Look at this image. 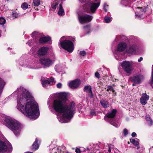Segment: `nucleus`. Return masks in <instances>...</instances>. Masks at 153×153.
<instances>
[{"instance_id": "37998d69", "label": "nucleus", "mask_w": 153, "mask_h": 153, "mask_svg": "<svg viewBox=\"0 0 153 153\" xmlns=\"http://www.w3.org/2000/svg\"><path fill=\"white\" fill-rule=\"evenodd\" d=\"M136 134L135 132H133L131 134V136L132 137H135Z\"/></svg>"}, {"instance_id": "f03ea898", "label": "nucleus", "mask_w": 153, "mask_h": 153, "mask_svg": "<svg viewBox=\"0 0 153 153\" xmlns=\"http://www.w3.org/2000/svg\"><path fill=\"white\" fill-rule=\"evenodd\" d=\"M67 94L64 93H61L59 94L58 98L54 100L53 107L56 112L62 113L64 118L70 120L75 113V105L72 102L69 105H67Z\"/></svg>"}, {"instance_id": "b1692460", "label": "nucleus", "mask_w": 153, "mask_h": 153, "mask_svg": "<svg viewBox=\"0 0 153 153\" xmlns=\"http://www.w3.org/2000/svg\"><path fill=\"white\" fill-rule=\"evenodd\" d=\"M129 1V0H122L121 3L123 5L126 6L128 5Z\"/></svg>"}, {"instance_id": "c9c22d12", "label": "nucleus", "mask_w": 153, "mask_h": 153, "mask_svg": "<svg viewBox=\"0 0 153 153\" xmlns=\"http://www.w3.org/2000/svg\"><path fill=\"white\" fill-rule=\"evenodd\" d=\"M108 88V89L109 90V91H112L113 92H114V90L113 88L111 86H108L107 87Z\"/></svg>"}, {"instance_id": "9d476101", "label": "nucleus", "mask_w": 153, "mask_h": 153, "mask_svg": "<svg viewBox=\"0 0 153 153\" xmlns=\"http://www.w3.org/2000/svg\"><path fill=\"white\" fill-rule=\"evenodd\" d=\"M81 83L80 81L78 79H76L71 81L69 83V86L72 89L77 88Z\"/></svg>"}, {"instance_id": "ddd939ff", "label": "nucleus", "mask_w": 153, "mask_h": 153, "mask_svg": "<svg viewBox=\"0 0 153 153\" xmlns=\"http://www.w3.org/2000/svg\"><path fill=\"white\" fill-rule=\"evenodd\" d=\"M149 99V96L146 94H143L140 99V101L142 104L145 105L147 103V101Z\"/></svg>"}, {"instance_id": "a211bd4d", "label": "nucleus", "mask_w": 153, "mask_h": 153, "mask_svg": "<svg viewBox=\"0 0 153 153\" xmlns=\"http://www.w3.org/2000/svg\"><path fill=\"white\" fill-rule=\"evenodd\" d=\"M51 40V38L49 37H45L41 38L39 40L40 43H45Z\"/></svg>"}, {"instance_id": "412c9836", "label": "nucleus", "mask_w": 153, "mask_h": 153, "mask_svg": "<svg viewBox=\"0 0 153 153\" xmlns=\"http://www.w3.org/2000/svg\"><path fill=\"white\" fill-rule=\"evenodd\" d=\"M59 9L58 12V14L59 16H63L64 14V10L62 7V4H60L59 5Z\"/></svg>"}, {"instance_id": "a18cd8bd", "label": "nucleus", "mask_w": 153, "mask_h": 153, "mask_svg": "<svg viewBox=\"0 0 153 153\" xmlns=\"http://www.w3.org/2000/svg\"><path fill=\"white\" fill-rule=\"evenodd\" d=\"M143 58L142 57H140L139 59L138 60V61L139 62H140L142 60Z\"/></svg>"}, {"instance_id": "4c0bfd02", "label": "nucleus", "mask_w": 153, "mask_h": 153, "mask_svg": "<svg viewBox=\"0 0 153 153\" xmlns=\"http://www.w3.org/2000/svg\"><path fill=\"white\" fill-rule=\"evenodd\" d=\"M108 6V5L106 4H105L104 6V9L105 12H106L107 11V10L106 7Z\"/></svg>"}, {"instance_id": "8fccbe9b", "label": "nucleus", "mask_w": 153, "mask_h": 153, "mask_svg": "<svg viewBox=\"0 0 153 153\" xmlns=\"http://www.w3.org/2000/svg\"><path fill=\"white\" fill-rule=\"evenodd\" d=\"M87 27V26H84V28H86V27Z\"/></svg>"}, {"instance_id": "9b49d317", "label": "nucleus", "mask_w": 153, "mask_h": 153, "mask_svg": "<svg viewBox=\"0 0 153 153\" xmlns=\"http://www.w3.org/2000/svg\"><path fill=\"white\" fill-rule=\"evenodd\" d=\"M7 149H10L11 150V146L9 145V146H7L4 142L0 140V152H5Z\"/></svg>"}, {"instance_id": "f8f14e48", "label": "nucleus", "mask_w": 153, "mask_h": 153, "mask_svg": "<svg viewBox=\"0 0 153 153\" xmlns=\"http://www.w3.org/2000/svg\"><path fill=\"white\" fill-rule=\"evenodd\" d=\"M48 48L46 47H43L39 49L37 54L39 56H42L46 55L48 51Z\"/></svg>"}, {"instance_id": "39448f33", "label": "nucleus", "mask_w": 153, "mask_h": 153, "mask_svg": "<svg viewBox=\"0 0 153 153\" xmlns=\"http://www.w3.org/2000/svg\"><path fill=\"white\" fill-rule=\"evenodd\" d=\"M100 4V3H89L87 4L84 5V10L88 13H89L90 10L89 8L90 7V10L91 12L94 13L96 9L99 7Z\"/></svg>"}, {"instance_id": "423d86ee", "label": "nucleus", "mask_w": 153, "mask_h": 153, "mask_svg": "<svg viewBox=\"0 0 153 153\" xmlns=\"http://www.w3.org/2000/svg\"><path fill=\"white\" fill-rule=\"evenodd\" d=\"M123 69L127 73H130L132 70V62L128 61H123L121 64Z\"/></svg>"}, {"instance_id": "393cba45", "label": "nucleus", "mask_w": 153, "mask_h": 153, "mask_svg": "<svg viewBox=\"0 0 153 153\" xmlns=\"http://www.w3.org/2000/svg\"><path fill=\"white\" fill-rule=\"evenodd\" d=\"M146 119L147 121L149 122V126H152L153 125V121L150 117H146Z\"/></svg>"}, {"instance_id": "e433bc0d", "label": "nucleus", "mask_w": 153, "mask_h": 153, "mask_svg": "<svg viewBox=\"0 0 153 153\" xmlns=\"http://www.w3.org/2000/svg\"><path fill=\"white\" fill-rule=\"evenodd\" d=\"M128 131L127 130L126 128H125L123 130L124 135L126 136L128 134Z\"/></svg>"}, {"instance_id": "a878e982", "label": "nucleus", "mask_w": 153, "mask_h": 153, "mask_svg": "<svg viewBox=\"0 0 153 153\" xmlns=\"http://www.w3.org/2000/svg\"><path fill=\"white\" fill-rule=\"evenodd\" d=\"M41 1L39 0H33V3L35 6H38L39 5Z\"/></svg>"}, {"instance_id": "5701e85b", "label": "nucleus", "mask_w": 153, "mask_h": 153, "mask_svg": "<svg viewBox=\"0 0 153 153\" xmlns=\"http://www.w3.org/2000/svg\"><path fill=\"white\" fill-rule=\"evenodd\" d=\"M130 142L131 143H133L134 145L135 146H137L139 144V141L138 140H136L134 139H130Z\"/></svg>"}, {"instance_id": "6ab92c4d", "label": "nucleus", "mask_w": 153, "mask_h": 153, "mask_svg": "<svg viewBox=\"0 0 153 153\" xmlns=\"http://www.w3.org/2000/svg\"><path fill=\"white\" fill-rule=\"evenodd\" d=\"M38 140L36 138L35 142L33 144L32 146V149L33 150L35 151L38 149L39 147V146L38 144Z\"/></svg>"}, {"instance_id": "ea45409f", "label": "nucleus", "mask_w": 153, "mask_h": 153, "mask_svg": "<svg viewBox=\"0 0 153 153\" xmlns=\"http://www.w3.org/2000/svg\"><path fill=\"white\" fill-rule=\"evenodd\" d=\"M100 74L98 72H96L95 73V76L98 78H99L100 77Z\"/></svg>"}, {"instance_id": "a19ab883", "label": "nucleus", "mask_w": 153, "mask_h": 153, "mask_svg": "<svg viewBox=\"0 0 153 153\" xmlns=\"http://www.w3.org/2000/svg\"><path fill=\"white\" fill-rule=\"evenodd\" d=\"M76 153H80L81 151L79 149L76 148Z\"/></svg>"}, {"instance_id": "f3484780", "label": "nucleus", "mask_w": 153, "mask_h": 153, "mask_svg": "<svg viewBox=\"0 0 153 153\" xmlns=\"http://www.w3.org/2000/svg\"><path fill=\"white\" fill-rule=\"evenodd\" d=\"M100 103L103 107L104 108H108L109 107V103L105 100H100Z\"/></svg>"}, {"instance_id": "2eb2a0df", "label": "nucleus", "mask_w": 153, "mask_h": 153, "mask_svg": "<svg viewBox=\"0 0 153 153\" xmlns=\"http://www.w3.org/2000/svg\"><path fill=\"white\" fill-rule=\"evenodd\" d=\"M117 111L116 109H113L111 110V112L107 113L105 116L108 118H113L115 117Z\"/></svg>"}, {"instance_id": "c03bdc74", "label": "nucleus", "mask_w": 153, "mask_h": 153, "mask_svg": "<svg viewBox=\"0 0 153 153\" xmlns=\"http://www.w3.org/2000/svg\"><path fill=\"white\" fill-rule=\"evenodd\" d=\"M90 114L92 115H94L95 114V112L94 111H91L90 112Z\"/></svg>"}, {"instance_id": "6e6552de", "label": "nucleus", "mask_w": 153, "mask_h": 153, "mask_svg": "<svg viewBox=\"0 0 153 153\" xmlns=\"http://www.w3.org/2000/svg\"><path fill=\"white\" fill-rule=\"evenodd\" d=\"M41 64L46 67H49L51 66L53 63V61L48 57H43L40 59Z\"/></svg>"}, {"instance_id": "de8ad7c7", "label": "nucleus", "mask_w": 153, "mask_h": 153, "mask_svg": "<svg viewBox=\"0 0 153 153\" xmlns=\"http://www.w3.org/2000/svg\"><path fill=\"white\" fill-rule=\"evenodd\" d=\"M106 91H109V89H108V88H107V89Z\"/></svg>"}, {"instance_id": "79ce46f5", "label": "nucleus", "mask_w": 153, "mask_h": 153, "mask_svg": "<svg viewBox=\"0 0 153 153\" xmlns=\"http://www.w3.org/2000/svg\"><path fill=\"white\" fill-rule=\"evenodd\" d=\"M151 83H153V70L152 71V77L151 79Z\"/></svg>"}, {"instance_id": "2f4dec72", "label": "nucleus", "mask_w": 153, "mask_h": 153, "mask_svg": "<svg viewBox=\"0 0 153 153\" xmlns=\"http://www.w3.org/2000/svg\"><path fill=\"white\" fill-rule=\"evenodd\" d=\"M104 19L106 22L107 23L111 21V18L109 17H105Z\"/></svg>"}, {"instance_id": "58836bf2", "label": "nucleus", "mask_w": 153, "mask_h": 153, "mask_svg": "<svg viewBox=\"0 0 153 153\" xmlns=\"http://www.w3.org/2000/svg\"><path fill=\"white\" fill-rule=\"evenodd\" d=\"M57 87L58 88H60L62 86V84L61 83H59L58 84H57Z\"/></svg>"}, {"instance_id": "bb28decb", "label": "nucleus", "mask_w": 153, "mask_h": 153, "mask_svg": "<svg viewBox=\"0 0 153 153\" xmlns=\"http://www.w3.org/2000/svg\"><path fill=\"white\" fill-rule=\"evenodd\" d=\"M90 90H91V87L90 86H86L85 87L84 91L86 93L88 92Z\"/></svg>"}, {"instance_id": "4be33fe9", "label": "nucleus", "mask_w": 153, "mask_h": 153, "mask_svg": "<svg viewBox=\"0 0 153 153\" xmlns=\"http://www.w3.org/2000/svg\"><path fill=\"white\" fill-rule=\"evenodd\" d=\"M52 153H62V152L59 147L53 148L52 149Z\"/></svg>"}, {"instance_id": "f257e3e1", "label": "nucleus", "mask_w": 153, "mask_h": 153, "mask_svg": "<svg viewBox=\"0 0 153 153\" xmlns=\"http://www.w3.org/2000/svg\"><path fill=\"white\" fill-rule=\"evenodd\" d=\"M19 92L17 108L25 115L32 119H36L39 115L38 105L31 101L33 97L25 89L20 87L16 90Z\"/></svg>"}, {"instance_id": "72a5a7b5", "label": "nucleus", "mask_w": 153, "mask_h": 153, "mask_svg": "<svg viewBox=\"0 0 153 153\" xmlns=\"http://www.w3.org/2000/svg\"><path fill=\"white\" fill-rule=\"evenodd\" d=\"M82 56H84L86 55V53L85 51H80L79 53Z\"/></svg>"}, {"instance_id": "c85d7f7f", "label": "nucleus", "mask_w": 153, "mask_h": 153, "mask_svg": "<svg viewBox=\"0 0 153 153\" xmlns=\"http://www.w3.org/2000/svg\"><path fill=\"white\" fill-rule=\"evenodd\" d=\"M28 4L27 3H24L21 5V7L24 9L26 10L28 8Z\"/></svg>"}, {"instance_id": "7ed1b4c3", "label": "nucleus", "mask_w": 153, "mask_h": 153, "mask_svg": "<svg viewBox=\"0 0 153 153\" xmlns=\"http://www.w3.org/2000/svg\"><path fill=\"white\" fill-rule=\"evenodd\" d=\"M4 121L6 126L13 131L16 135H18L20 130V124L16 120L10 117L5 118Z\"/></svg>"}, {"instance_id": "5fc2aeb1", "label": "nucleus", "mask_w": 153, "mask_h": 153, "mask_svg": "<svg viewBox=\"0 0 153 153\" xmlns=\"http://www.w3.org/2000/svg\"><path fill=\"white\" fill-rule=\"evenodd\" d=\"M152 147L153 148V146Z\"/></svg>"}, {"instance_id": "cd10ccee", "label": "nucleus", "mask_w": 153, "mask_h": 153, "mask_svg": "<svg viewBox=\"0 0 153 153\" xmlns=\"http://www.w3.org/2000/svg\"><path fill=\"white\" fill-rule=\"evenodd\" d=\"M137 10H140V11H139L138 10H137L138 12L141 13V12H144L146 11V7H137Z\"/></svg>"}, {"instance_id": "09e8293b", "label": "nucleus", "mask_w": 153, "mask_h": 153, "mask_svg": "<svg viewBox=\"0 0 153 153\" xmlns=\"http://www.w3.org/2000/svg\"><path fill=\"white\" fill-rule=\"evenodd\" d=\"M139 148H140V147H137V149H139Z\"/></svg>"}, {"instance_id": "3c124183", "label": "nucleus", "mask_w": 153, "mask_h": 153, "mask_svg": "<svg viewBox=\"0 0 153 153\" xmlns=\"http://www.w3.org/2000/svg\"><path fill=\"white\" fill-rule=\"evenodd\" d=\"M128 144L129 143V142H128Z\"/></svg>"}, {"instance_id": "864d4df0", "label": "nucleus", "mask_w": 153, "mask_h": 153, "mask_svg": "<svg viewBox=\"0 0 153 153\" xmlns=\"http://www.w3.org/2000/svg\"><path fill=\"white\" fill-rule=\"evenodd\" d=\"M7 1H8L9 0H7Z\"/></svg>"}, {"instance_id": "4468645a", "label": "nucleus", "mask_w": 153, "mask_h": 153, "mask_svg": "<svg viewBox=\"0 0 153 153\" xmlns=\"http://www.w3.org/2000/svg\"><path fill=\"white\" fill-rule=\"evenodd\" d=\"M131 81L134 83L133 85H134V84H139L140 82L141 79L139 76H134L131 78Z\"/></svg>"}, {"instance_id": "0eeeda50", "label": "nucleus", "mask_w": 153, "mask_h": 153, "mask_svg": "<svg viewBox=\"0 0 153 153\" xmlns=\"http://www.w3.org/2000/svg\"><path fill=\"white\" fill-rule=\"evenodd\" d=\"M78 19L80 23L83 24L90 22L93 19L91 16L85 14L82 15H79Z\"/></svg>"}, {"instance_id": "49530a36", "label": "nucleus", "mask_w": 153, "mask_h": 153, "mask_svg": "<svg viewBox=\"0 0 153 153\" xmlns=\"http://www.w3.org/2000/svg\"><path fill=\"white\" fill-rule=\"evenodd\" d=\"M108 152H109V153H110L111 152V147H109V149H108Z\"/></svg>"}, {"instance_id": "473e14b6", "label": "nucleus", "mask_w": 153, "mask_h": 153, "mask_svg": "<svg viewBox=\"0 0 153 153\" xmlns=\"http://www.w3.org/2000/svg\"><path fill=\"white\" fill-rule=\"evenodd\" d=\"M88 96L91 98H93V96L92 94V90H90L89 91L87 92Z\"/></svg>"}, {"instance_id": "dca6fc26", "label": "nucleus", "mask_w": 153, "mask_h": 153, "mask_svg": "<svg viewBox=\"0 0 153 153\" xmlns=\"http://www.w3.org/2000/svg\"><path fill=\"white\" fill-rule=\"evenodd\" d=\"M126 47V44L124 42L121 43L118 45L117 50L119 51H122L124 50Z\"/></svg>"}, {"instance_id": "20e7f679", "label": "nucleus", "mask_w": 153, "mask_h": 153, "mask_svg": "<svg viewBox=\"0 0 153 153\" xmlns=\"http://www.w3.org/2000/svg\"><path fill=\"white\" fill-rule=\"evenodd\" d=\"M60 44L61 47L68 52L71 53L74 50L73 43L70 41L65 40L60 42Z\"/></svg>"}, {"instance_id": "7c9ffc66", "label": "nucleus", "mask_w": 153, "mask_h": 153, "mask_svg": "<svg viewBox=\"0 0 153 153\" xmlns=\"http://www.w3.org/2000/svg\"><path fill=\"white\" fill-rule=\"evenodd\" d=\"M6 22V20L3 18H0V25H2L4 24Z\"/></svg>"}, {"instance_id": "603ef678", "label": "nucleus", "mask_w": 153, "mask_h": 153, "mask_svg": "<svg viewBox=\"0 0 153 153\" xmlns=\"http://www.w3.org/2000/svg\"><path fill=\"white\" fill-rule=\"evenodd\" d=\"M152 67H153V65H152Z\"/></svg>"}, {"instance_id": "aec40b11", "label": "nucleus", "mask_w": 153, "mask_h": 153, "mask_svg": "<svg viewBox=\"0 0 153 153\" xmlns=\"http://www.w3.org/2000/svg\"><path fill=\"white\" fill-rule=\"evenodd\" d=\"M110 123L116 127H119L120 125V123L118 122H116L115 120H111L110 121Z\"/></svg>"}, {"instance_id": "f704fd0d", "label": "nucleus", "mask_w": 153, "mask_h": 153, "mask_svg": "<svg viewBox=\"0 0 153 153\" xmlns=\"http://www.w3.org/2000/svg\"><path fill=\"white\" fill-rule=\"evenodd\" d=\"M58 3L53 4L51 6V7L52 8L55 9L56 7V6L58 5Z\"/></svg>"}, {"instance_id": "1a4fd4ad", "label": "nucleus", "mask_w": 153, "mask_h": 153, "mask_svg": "<svg viewBox=\"0 0 153 153\" xmlns=\"http://www.w3.org/2000/svg\"><path fill=\"white\" fill-rule=\"evenodd\" d=\"M42 85L43 87H45L47 85H52L53 83H55V82L53 78L51 77L48 79H42L41 80Z\"/></svg>"}, {"instance_id": "c756f323", "label": "nucleus", "mask_w": 153, "mask_h": 153, "mask_svg": "<svg viewBox=\"0 0 153 153\" xmlns=\"http://www.w3.org/2000/svg\"><path fill=\"white\" fill-rule=\"evenodd\" d=\"M12 15L13 18H16L19 16V15L18 13L16 12H13L12 13Z\"/></svg>"}]
</instances>
